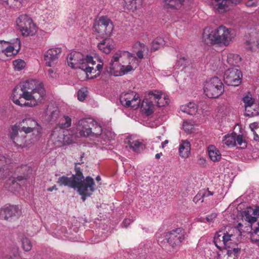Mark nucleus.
<instances>
[{
    "label": "nucleus",
    "instance_id": "f257e3e1",
    "mask_svg": "<svg viewBox=\"0 0 259 259\" xmlns=\"http://www.w3.org/2000/svg\"><path fill=\"white\" fill-rule=\"evenodd\" d=\"M46 93L42 84L35 79L26 80L14 89L12 100L20 106H35L44 98Z\"/></svg>",
    "mask_w": 259,
    "mask_h": 259
},
{
    "label": "nucleus",
    "instance_id": "f03ea898",
    "mask_svg": "<svg viewBox=\"0 0 259 259\" xmlns=\"http://www.w3.org/2000/svg\"><path fill=\"white\" fill-rule=\"evenodd\" d=\"M75 174L71 177L63 176L60 177L57 181L61 186H68L76 190L81 196L84 201L86 198L92 195L96 190L94 179L89 176L84 178L81 169L77 164L75 166Z\"/></svg>",
    "mask_w": 259,
    "mask_h": 259
},
{
    "label": "nucleus",
    "instance_id": "7ed1b4c3",
    "mask_svg": "<svg viewBox=\"0 0 259 259\" xmlns=\"http://www.w3.org/2000/svg\"><path fill=\"white\" fill-rule=\"evenodd\" d=\"M100 64L93 68L95 61L93 57L87 56L85 57L80 53L73 52L70 53L67 58L68 65L72 68H79L85 72L87 77L89 79H93L100 75L103 68V63L100 59H98Z\"/></svg>",
    "mask_w": 259,
    "mask_h": 259
},
{
    "label": "nucleus",
    "instance_id": "20e7f679",
    "mask_svg": "<svg viewBox=\"0 0 259 259\" xmlns=\"http://www.w3.org/2000/svg\"><path fill=\"white\" fill-rule=\"evenodd\" d=\"M235 37L236 32L234 29L223 25L211 31L206 28L203 33V38L206 43L226 47L228 46Z\"/></svg>",
    "mask_w": 259,
    "mask_h": 259
},
{
    "label": "nucleus",
    "instance_id": "39448f33",
    "mask_svg": "<svg viewBox=\"0 0 259 259\" xmlns=\"http://www.w3.org/2000/svg\"><path fill=\"white\" fill-rule=\"evenodd\" d=\"M71 122L70 116L64 115L61 118L58 126L53 130L51 139L57 146L62 144H69L73 141L75 136L70 135V131L65 129L71 126Z\"/></svg>",
    "mask_w": 259,
    "mask_h": 259
},
{
    "label": "nucleus",
    "instance_id": "423d86ee",
    "mask_svg": "<svg viewBox=\"0 0 259 259\" xmlns=\"http://www.w3.org/2000/svg\"><path fill=\"white\" fill-rule=\"evenodd\" d=\"M237 235H240V232L237 228H234L229 232L219 231L214 236L213 242L215 246L221 250L230 248L236 244L235 239Z\"/></svg>",
    "mask_w": 259,
    "mask_h": 259
},
{
    "label": "nucleus",
    "instance_id": "0eeeda50",
    "mask_svg": "<svg viewBox=\"0 0 259 259\" xmlns=\"http://www.w3.org/2000/svg\"><path fill=\"white\" fill-rule=\"evenodd\" d=\"M18 29L23 36H33L37 32V27L28 15L23 14L16 20Z\"/></svg>",
    "mask_w": 259,
    "mask_h": 259
},
{
    "label": "nucleus",
    "instance_id": "6e6552de",
    "mask_svg": "<svg viewBox=\"0 0 259 259\" xmlns=\"http://www.w3.org/2000/svg\"><path fill=\"white\" fill-rule=\"evenodd\" d=\"M114 26L109 18L101 16L95 20L93 29L97 36L104 37L110 36L113 32Z\"/></svg>",
    "mask_w": 259,
    "mask_h": 259
},
{
    "label": "nucleus",
    "instance_id": "1a4fd4ad",
    "mask_svg": "<svg viewBox=\"0 0 259 259\" xmlns=\"http://www.w3.org/2000/svg\"><path fill=\"white\" fill-rule=\"evenodd\" d=\"M203 90L206 96L210 98H218L224 91L223 84L218 77H212L206 81Z\"/></svg>",
    "mask_w": 259,
    "mask_h": 259
},
{
    "label": "nucleus",
    "instance_id": "9d476101",
    "mask_svg": "<svg viewBox=\"0 0 259 259\" xmlns=\"http://www.w3.org/2000/svg\"><path fill=\"white\" fill-rule=\"evenodd\" d=\"M129 56V52L125 51L119 50L113 56L110 62L109 67L106 68L107 72L110 75L115 76H121V64L118 62L122 58Z\"/></svg>",
    "mask_w": 259,
    "mask_h": 259
},
{
    "label": "nucleus",
    "instance_id": "9b49d317",
    "mask_svg": "<svg viewBox=\"0 0 259 259\" xmlns=\"http://www.w3.org/2000/svg\"><path fill=\"white\" fill-rule=\"evenodd\" d=\"M20 132L25 134L36 132V136H39L41 133L42 128L37 121L32 118L23 119L18 124Z\"/></svg>",
    "mask_w": 259,
    "mask_h": 259
},
{
    "label": "nucleus",
    "instance_id": "f8f14e48",
    "mask_svg": "<svg viewBox=\"0 0 259 259\" xmlns=\"http://www.w3.org/2000/svg\"><path fill=\"white\" fill-rule=\"evenodd\" d=\"M21 215V209L18 205H6L0 209V219L13 221Z\"/></svg>",
    "mask_w": 259,
    "mask_h": 259
},
{
    "label": "nucleus",
    "instance_id": "ddd939ff",
    "mask_svg": "<svg viewBox=\"0 0 259 259\" xmlns=\"http://www.w3.org/2000/svg\"><path fill=\"white\" fill-rule=\"evenodd\" d=\"M222 143L228 147H233L238 145L242 149L247 146V143L241 135H237L235 132L226 134L223 136Z\"/></svg>",
    "mask_w": 259,
    "mask_h": 259
},
{
    "label": "nucleus",
    "instance_id": "4468645a",
    "mask_svg": "<svg viewBox=\"0 0 259 259\" xmlns=\"http://www.w3.org/2000/svg\"><path fill=\"white\" fill-rule=\"evenodd\" d=\"M242 74L240 70L236 68L227 70L224 75L225 82L228 85L237 87L242 82Z\"/></svg>",
    "mask_w": 259,
    "mask_h": 259
},
{
    "label": "nucleus",
    "instance_id": "2eb2a0df",
    "mask_svg": "<svg viewBox=\"0 0 259 259\" xmlns=\"http://www.w3.org/2000/svg\"><path fill=\"white\" fill-rule=\"evenodd\" d=\"M121 76L134 71L139 65L138 59L133 54L129 53V56L120 59Z\"/></svg>",
    "mask_w": 259,
    "mask_h": 259
},
{
    "label": "nucleus",
    "instance_id": "dca6fc26",
    "mask_svg": "<svg viewBox=\"0 0 259 259\" xmlns=\"http://www.w3.org/2000/svg\"><path fill=\"white\" fill-rule=\"evenodd\" d=\"M121 104L126 107L137 109L140 106V99L138 94L132 92L122 95L120 98Z\"/></svg>",
    "mask_w": 259,
    "mask_h": 259
},
{
    "label": "nucleus",
    "instance_id": "f3484780",
    "mask_svg": "<svg viewBox=\"0 0 259 259\" xmlns=\"http://www.w3.org/2000/svg\"><path fill=\"white\" fill-rule=\"evenodd\" d=\"M186 232L181 228H177L166 235L167 242L172 247L181 243L186 238Z\"/></svg>",
    "mask_w": 259,
    "mask_h": 259
},
{
    "label": "nucleus",
    "instance_id": "a211bd4d",
    "mask_svg": "<svg viewBox=\"0 0 259 259\" xmlns=\"http://www.w3.org/2000/svg\"><path fill=\"white\" fill-rule=\"evenodd\" d=\"M95 124V120L92 118L80 120L77 125V130L81 136H92V126Z\"/></svg>",
    "mask_w": 259,
    "mask_h": 259
},
{
    "label": "nucleus",
    "instance_id": "6ab92c4d",
    "mask_svg": "<svg viewBox=\"0 0 259 259\" xmlns=\"http://www.w3.org/2000/svg\"><path fill=\"white\" fill-rule=\"evenodd\" d=\"M242 0H208L213 10L219 13H224L229 10L228 1L237 5L241 3Z\"/></svg>",
    "mask_w": 259,
    "mask_h": 259
},
{
    "label": "nucleus",
    "instance_id": "aec40b11",
    "mask_svg": "<svg viewBox=\"0 0 259 259\" xmlns=\"http://www.w3.org/2000/svg\"><path fill=\"white\" fill-rule=\"evenodd\" d=\"M61 52L59 48L49 49L44 54V61L46 66L52 67L58 59V56Z\"/></svg>",
    "mask_w": 259,
    "mask_h": 259
},
{
    "label": "nucleus",
    "instance_id": "412c9836",
    "mask_svg": "<svg viewBox=\"0 0 259 259\" xmlns=\"http://www.w3.org/2000/svg\"><path fill=\"white\" fill-rule=\"evenodd\" d=\"M150 96L151 99L154 100L155 105L158 107L164 106L169 102L168 96L161 91L156 90L150 91Z\"/></svg>",
    "mask_w": 259,
    "mask_h": 259
},
{
    "label": "nucleus",
    "instance_id": "4be33fe9",
    "mask_svg": "<svg viewBox=\"0 0 259 259\" xmlns=\"http://www.w3.org/2000/svg\"><path fill=\"white\" fill-rule=\"evenodd\" d=\"M242 215L244 220L250 224H253L256 222L257 218L259 217V207L247 208L242 212Z\"/></svg>",
    "mask_w": 259,
    "mask_h": 259
},
{
    "label": "nucleus",
    "instance_id": "5701e85b",
    "mask_svg": "<svg viewBox=\"0 0 259 259\" xmlns=\"http://www.w3.org/2000/svg\"><path fill=\"white\" fill-rule=\"evenodd\" d=\"M192 0H164V7L165 9H180L182 6H189Z\"/></svg>",
    "mask_w": 259,
    "mask_h": 259
},
{
    "label": "nucleus",
    "instance_id": "b1692460",
    "mask_svg": "<svg viewBox=\"0 0 259 259\" xmlns=\"http://www.w3.org/2000/svg\"><path fill=\"white\" fill-rule=\"evenodd\" d=\"M155 106L154 100L150 98L149 92L142 103L141 110L143 112L148 115L153 112Z\"/></svg>",
    "mask_w": 259,
    "mask_h": 259
},
{
    "label": "nucleus",
    "instance_id": "393cba45",
    "mask_svg": "<svg viewBox=\"0 0 259 259\" xmlns=\"http://www.w3.org/2000/svg\"><path fill=\"white\" fill-rule=\"evenodd\" d=\"M11 160L0 155V180L6 178L9 174V165Z\"/></svg>",
    "mask_w": 259,
    "mask_h": 259
},
{
    "label": "nucleus",
    "instance_id": "a878e982",
    "mask_svg": "<svg viewBox=\"0 0 259 259\" xmlns=\"http://www.w3.org/2000/svg\"><path fill=\"white\" fill-rule=\"evenodd\" d=\"M115 46V42L111 38L105 39L98 45L99 49L105 54L110 53Z\"/></svg>",
    "mask_w": 259,
    "mask_h": 259
},
{
    "label": "nucleus",
    "instance_id": "bb28decb",
    "mask_svg": "<svg viewBox=\"0 0 259 259\" xmlns=\"http://www.w3.org/2000/svg\"><path fill=\"white\" fill-rule=\"evenodd\" d=\"M240 254V249L238 248H233L231 249H228L226 254L223 252L218 253L217 256V259H237Z\"/></svg>",
    "mask_w": 259,
    "mask_h": 259
},
{
    "label": "nucleus",
    "instance_id": "cd10ccee",
    "mask_svg": "<svg viewBox=\"0 0 259 259\" xmlns=\"http://www.w3.org/2000/svg\"><path fill=\"white\" fill-rule=\"evenodd\" d=\"M20 48V41L19 39L17 38L13 44L8 43L7 48L4 53V55L7 57H11L16 55Z\"/></svg>",
    "mask_w": 259,
    "mask_h": 259
},
{
    "label": "nucleus",
    "instance_id": "c85d7f7f",
    "mask_svg": "<svg viewBox=\"0 0 259 259\" xmlns=\"http://www.w3.org/2000/svg\"><path fill=\"white\" fill-rule=\"evenodd\" d=\"M191 145L187 140H182L180 144L179 151L180 156L183 158L188 157L190 153Z\"/></svg>",
    "mask_w": 259,
    "mask_h": 259
},
{
    "label": "nucleus",
    "instance_id": "c756f323",
    "mask_svg": "<svg viewBox=\"0 0 259 259\" xmlns=\"http://www.w3.org/2000/svg\"><path fill=\"white\" fill-rule=\"evenodd\" d=\"M209 157L213 162L219 161L222 158V155L219 150L213 145H209L208 148Z\"/></svg>",
    "mask_w": 259,
    "mask_h": 259
},
{
    "label": "nucleus",
    "instance_id": "7c9ffc66",
    "mask_svg": "<svg viewBox=\"0 0 259 259\" xmlns=\"http://www.w3.org/2000/svg\"><path fill=\"white\" fill-rule=\"evenodd\" d=\"M124 7L133 12L139 9L142 6V0H124Z\"/></svg>",
    "mask_w": 259,
    "mask_h": 259
},
{
    "label": "nucleus",
    "instance_id": "2f4dec72",
    "mask_svg": "<svg viewBox=\"0 0 259 259\" xmlns=\"http://www.w3.org/2000/svg\"><path fill=\"white\" fill-rule=\"evenodd\" d=\"M197 106L194 102H189L180 106V110L189 115H195L197 112Z\"/></svg>",
    "mask_w": 259,
    "mask_h": 259
},
{
    "label": "nucleus",
    "instance_id": "473e14b6",
    "mask_svg": "<svg viewBox=\"0 0 259 259\" xmlns=\"http://www.w3.org/2000/svg\"><path fill=\"white\" fill-rule=\"evenodd\" d=\"M242 101L244 104V107L246 111H249V108L251 107L255 103V99L253 98L252 95L248 92L243 95Z\"/></svg>",
    "mask_w": 259,
    "mask_h": 259
},
{
    "label": "nucleus",
    "instance_id": "72a5a7b5",
    "mask_svg": "<svg viewBox=\"0 0 259 259\" xmlns=\"http://www.w3.org/2000/svg\"><path fill=\"white\" fill-rule=\"evenodd\" d=\"M25 138V136L19 135L12 142L15 146L18 149L27 148L28 145Z\"/></svg>",
    "mask_w": 259,
    "mask_h": 259
},
{
    "label": "nucleus",
    "instance_id": "f704fd0d",
    "mask_svg": "<svg viewBox=\"0 0 259 259\" xmlns=\"http://www.w3.org/2000/svg\"><path fill=\"white\" fill-rule=\"evenodd\" d=\"M227 61L230 65L236 66L240 62L241 58L237 54L230 53L227 54Z\"/></svg>",
    "mask_w": 259,
    "mask_h": 259
},
{
    "label": "nucleus",
    "instance_id": "c9c22d12",
    "mask_svg": "<svg viewBox=\"0 0 259 259\" xmlns=\"http://www.w3.org/2000/svg\"><path fill=\"white\" fill-rule=\"evenodd\" d=\"M188 63V58L183 55H178L176 63L174 66L176 69H179L181 67L184 68Z\"/></svg>",
    "mask_w": 259,
    "mask_h": 259
},
{
    "label": "nucleus",
    "instance_id": "e433bc0d",
    "mask_svg": "<svg viewBox=\"0 0 259 259\" xmlns=\"http://www.w3.org/2000/svg\"><path fill=\"white\" fill-rule=\"evenodd\" d=\"M252 232L250 234V239L252 242L259 241V221L256 225L250 224Z\"/></svg>",
    "mask_w": 259,
    "mask_h": 259
},
{
    "label": "nucleus",
    "instance_id": "4c0bfd02",
    "mask_svg": "<svg viewBox=\"0 0 259 259\" xmlns=\"http://www.w3.org/2000/svg\"><path fill=\"white\" fill-rule=\"evenodd\" d=\"M164 45V40L162 37H157L152 43L151 49L156 51Z\"/></svg>",
    "mask_w": 259,
    "mask_h": 259
},
{
    "label": "nucleus",
    "instance_id": "58836bf2",
    "mask_svg": "<svg viewBox=\"0 0 259 259\" xmlns=\"http://www.w3.org/2000/svg\"><path fill=\"white\" fill-rule=\"evenodd\" d=\"M13 65L15 70L20 71L25 68L26 63L22 59H17L13 61Z\"/></svg>",
    "mask_w": 259,
    "mask_h": 259
},
{
    "label": "nucleus",
    "instance_id": "ea45409f",
    "mask_svg": "<svg viewBox=\"0 0 259 259\" xmlns=\"http://www.w3.org/2000/svg\"><path fill=\"white\" fill-rule=\"evenodd\" d=\"M22 247L24 251H29L31 249L32 244L30 240L24 237L22 239Z\"/></svg>",
    "mask_w": 259,
    "mask_h": 259
},
{
    "label": "nucleus",
    "instance_id": "a19ab883",
    "mask_svg": "<svg viewBox=\"0 0 259 259\" xmlns=\"http://www.w3.org/2000/svg\"><path fill=\"white\" fill-rule=\"evenodd\" d=\"M19 130L20 131V128L18 125H14L12 126L9 134V137L12 141L19 135Z\"/></svg>",
    "mask_w": 259,
    "mask_h": 259
},
{
    "label": "nucleus",
    "instance_id": "79ce46f5",
    "mask_svg": "<svg viewBox=\"0 0 259 259\" xmlns=\"http://www.w3.org/2000/svg\"><path fill=\"white\" fill-rule=\"evenodd\" d=\"M183 128L186 133H191L194 130V124L191 121H184Z\"/></svg>",
    "mask_w": 259,
    "mask_h": 259
},
{
    "label": "nucleus",
    "instance_id": "37998d69",
    "mask_svg": "<svg viewBox=\"0 0 259 259\" xmlns=\"http://www.w3.org/2000/svg\"><path fill=\"white\" fill-rule=\"evenodd\" d=\"M128 145L131 149H133V151L138 152L140 150L141 147L142 146L141 142L135 140L132 142L129 141Z\"/></svg>",
    "mask_w": 259,
    "mask_h": 259
},
{
    "label": "nucleus",
    "instance_id": "c03bdc74",
    "mask_svg": "<svg viewBox=\"0 0 259 259\" xmlns=\"http://www.w3.org/2000/svg\"><path fill=\"white\" fill-rule=\"evenodd\" d=\"M92 136L94 135H100L102 134V127L96 121H95V124L94 125V126H92Z\"/></svg>",
    "mask_w": 259,
    "mask_h": 259
},
{
    "label": "nucleus",
    "instance_id": "a18cd8bd",
    "mask_svg": "<svg viewBox=\"0 0 259 259\" xmlns=\"http://www.w3.org/2000/svg\"><path fill=\"white\" fill-rule=\"evenodd\" d=\"M88 91L85 88H82L78 91L77 98L80 101H83L87 96Z\"/></svg>",
    "mask_w": 259,
    "mask_h": 259
},
{
    "label": "nucleus",
    "instance_id": "49530a36",
    "mask_svg": "<svg viewBox=\"0 0 259 259\" xmlns=\"http://www.w3.org/2000/svg\"><path fill=\"white\" fill-rule=\"evenodd\" d=\"M13 252L3 259H16L19 256V248L17 247L14 248Z\"/></svg>",
    "mask_w": 259,
    "mask_h": 259
},
{
    "label": "nucleus",
    "instance_id": "de8ad7c7",
    "mask_svg": "<svg viewBox=\"0 0 259 259\" xmlns=\"http://www.w3.org/2000/svg\"><path fill=\"white\" fill-rule=\"evenodd\" d=\"M246 44L247 48L250 50H253L254 47H257L258 45V42L255 41L253 38L246 40Z\"/></svg>",
    "mask_w": 259,
    "mask_h": 259
},
{
    "label": "nucleus",
    "instance_id": "09e8293b",
    "mask_svg": "<svg viewBox=\"0 0 259 259\" xmlns=\"http://www.w3.org/2000/svg\"><path fill=\"white\" fill-rule=\"evenodd\" d=\"M102 137L105 140H111L114 138L115 137V134L114 133L108 131L104 133L102 135Z\"/></svg>",
    "mask_w": 259,
    "mask_h": 259
},
{
    "label": "nucleus",
    "instance_id": "8fccbe9b",
    "mask_svg": "<svg viewBox=\"0 0 259 259\" xmlns=\"http://www.w3.org/2000/svg\"><path fill=\"white\" fill-rule=\"evenodd\" d=\"M203 197L202 195V192L201 191L193 198V201L195 203H198L199 201L201 202H203Z\"/></svg>",
    "mask_w": 259,
    "mask_h": 259
},
{
    "label": "nucleus",
    "instance_id": "3c124183",
    "mask_svg": "<svg viewBox=\"0 0 259 259\" xmlns=\"http://www.w3.org/2000/svg\"><path fill=\"white\" fill-rule=\"evenodd\" d=\"M9 42L4 40L0 41V52L4 54L6 48H7Z\"/></svg>",
    "mask_w": 259,
    "mask_h": 259
},
{
    "label": "nucleus",
    "instance_id": "603ef678",
    "mask_svg": "<svg viewBox=\"0 0 259 259\" xmlns=\"http://www.w3.org/2000/svg\"><path fill=\"white\" fill-rule=\"evenodd\" d=\"M259 0H249L246 3V5L247 7H254L258 5Z\"/></svg>",
    "mask_w": 259,
    "mask_h": 259
},
{
    "label": "nucleus",
    "instance_id": "864d4df0",
    "mask_svg": "<svg viewBox=\"0 0 259 259\" xmlns=\"http://www.w3.org/2000/svg\"><path fill=\"white\" fill-rule=\"evenodd\" d=\"M217 214L215 213H212L206 217V220L209 223H212L214 221V219L217 218Z\"/></svg>",
    "mask_w": 259,
    "mask_h": 259
},
{
    "label": "nucleus",
    "instance_id": "5fc2aeb1",
    "mask_svg": "<svg viewBox=\"0 0 259 259\" xmlns=\"http://www.w3.org/2000/svg\"><path fill=\"white\" fill-rule=\"evenodd\" d=\"M134 218L132 219H125L122 223V226L123 227L126 228L128 226V225L134 221Z\"/></svg>",
    "mask_w": 259,
    "mask_h": 259
},
{
    "label": "nucleus",
    "instance_id": "6e6d98bb",
    "mask_svg": "<svg viewBox=\"0 0 259 259\" xmlns=\"http://www.w3.org/2000/svg\"><path fill=\"white\" fill-rule=\"evenodd\" d=\"M201 192H202V195L203 197H208L213 195V193L209 191L208 189L201 191Z\"/></svg>",
    "mask_w": 259,
    "mask_h": 259
},
{
    "label": "nucleus",
    "instance_id": "4d7b16f0",
    "mask_svg": "<svg viewBox=\"0 0 259 259\" xmlns=\"http://www.w3.org/2000/svg\"><path fill=\"white\" fill-rule=\"evenodd\" d=\"M105 1L106 0H94L95 5L102 7L104 5Z\"/></svg>",
    "mask_w": 259,
    "mask_h": 259
},
{
    "label": "nucleus",
    "instance_id": "13d9d810",
    "mask_svg": "<svg viewBox=\"0 0 259 259\" xmlns=\"http://www.w3.org/2000/svg\"><path fill=\"white\" fill-rule=\"evenodd\" d=\"M48 76L49 77L53 78L55 76V72L54 71V70L52 69H49L48 71Z\"/></svg>",
    "mask_w": 259,
    "mask_h": 259
},
{
    "label": "nucleus",
    "instance_id": "bf43d9fd",
    "mask_svg": "<svg viewBox=\"0 0 259 259\" xmlns=\"http://www.w3.org/2000/svg\"><path fill=\"white\" fill-rule=\"evenodd\" d=\"M27 176H26V175H24L23 176H19L17 177V180L18 181H21L23 180H26V179H27Z\"/></svg>",
    "mask_w": 259,
    "mask_h": 259
},
{
    "label": "nucleus",
    "instance_id": "052dcab7",
    "mask_svg": "<svg viewBox=\"0 0 259 259\" xmlns=\"http://www.w3.org/2000/svg\"><path fill=\"white\" fill-rule=\"evenodd\" d=\"M252 132H253V139L255 141H259V136L257 134L256 132L254 131H253L252 130Z\"/></svg>",
    "mask_w": 259,
    "mask_h": 259
},
{
    "label": "nucleus",
    "instance_id": "680f3d73",
    "mask_svg": "<svg viewBox=\"0 0 259 259\" xmlns=\"http://www.w3.org/2000/svg\"><path fill=\"white\" fill-rule=\"evenodd\" d=\"M168 140H165L164 141L161 142L160 147L161 148H164L165 146L168 144Z\"/></svg>",
    "mask_w": 259,
    "mask_h": 259
},
{
    "label": "nucleus",
    "instance_id": "e2e57ef3",
    "mask_svg": "<svg viewBox=\"0 0 259 259\" xmlns=\"http://www.w3.org/2000/svg\"><path fill=\"white\" fill-rule=\"evenodd\" d=\"M137 56L139 58L142 59L143 58V52L142 51H139L137 53Z\"/></svg>",
    "mask_w": 259,
    "mask_h": 259
},
{
    "label": "nucleus",
    "instance_id": "0e129e2a",
    "mask_svg": "<svg viewBox=\"0 0 259 259\" xmlns=\"http://www.w3.org/2000/svg\"><path fill=\"white\" fill-rule=\"evenodd\" d=\"M57 190V188L55 185L48 188V191H50V192H52L53 190Z\"/></svg>",
    "mask_w": 259,
    "mask_h": 259
},
{
    "label": "nucleus",
    "instance_id": "69168bd1",
    "mask_svg": "<svg viewBox=\"0 0 259 259\" xmlns=\"http://www.w3.org/2000/svg\"><path fill=\"white\" fill-rule=\"evenodd\" d=\"M160 141H161V136H157L153 140V142H156V143L159 142Z\"/></svg>",
    "mask_w": 259,
    "mask_h": 259
},
{
    "label": "nucleus",
    "instance_id": "338daca9",
    "mask_svg": "<svg viewBox=\"0 0 259 259\" xmlns=\"http://www.w3.org/2000/svg\"><path fill=\"white\" fill-rule=\"evenodd\" d=\"M162 155V153H157L155 155V158L156 159H159L161 157V156Z\"/></svg>",
    "mask_w": 259,
    "mask_h": 259
},
{
    "label": "nucleus",
    "instance_id": "774afa93",
    "mask_svg": "<svg viewBox=\"0 0 259 259\" xmlns=\"http://www.w3.org/2000/svg\"><path fill=\"white\" fill-rule=\"evenodd\" d=\"M259 113V111H257L256 112H251L250 114H248L249 115H251V116H255Z\"/></svg>",
    "mask_w": 259,
    "mask_h": 259
}]
</instances>
